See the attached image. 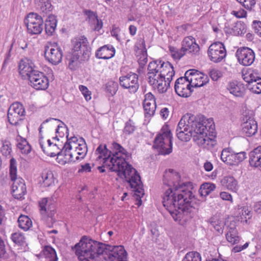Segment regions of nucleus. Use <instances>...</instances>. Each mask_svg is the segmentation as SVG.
I'll use <instances>...</instances> for the list:
<instances>
[{
  "label": "nucleus",
  "instance_id": "nucleus-1",
  "mask_svg": "<svg viewBox=\"0 0 261 261\" xmlns=\"http://www.w3.org/2000/svg\"><path fill=\"white\" fill-rule=\"evenodd\" d=\"M168 171L165 172L163 180L164 184L170 188L164 193L162 203L174 220L184 225L193 217L194 211L198 209L197 205H194L193 203L195 200V196L189 189V188L192 189V184L188 182L178 186L174 185L173 188H171L168 178L172 175L178 179L179 176L173 169H170Z\"/></svg>",
  "mask_w": 261,
  "mask_h": 261
},
{
  "label": "nucleus",
  "instance_id": "nucleus-2",
  "mask_svg": "<svg viewBox=\"0 0 261 261\" xmlns=\"http://www.w3.org/2000/svg\"><path fill=\"white\" fill-rule=\"evenodd\" d=\"M208 119L202 115L195 116L187 113L178 122L176 128V136L181 141L188 142L193 138V141L198 146L208 144L207 122Z\"/></svg>",
  "mask_w": 261,
  "mask_h": 261
},
{
  "label": "nucleus",
  "instance_id": "nucleus-3",
  "mask_svg": "<svg viewBox=\"0 0 261 261\" xmlns=\"http://www.w3.org/2000/svg\"><path fill=\"white\" fill-rule=\"evenodd\" d=\"M80 245H83L85 255H89V257L106 254L110 261H127V253L122 245H110L94 241L86 236H83L75 247Z\"/></svg>",
  "mask_w": 261,
  "mask_h": 261
},
{
  "label": "nucleus",
  "instance_id": "nucleus-4",
  "mask_svg": "<svg viewBox=\"0 0 261 261\" xmlns=\"http://www.w3.org/2000/svg\"><path fill=\"white\" fill-rule=\"evenodd\" d=\"M118 160V164L111 166L110 170L116 172L120 178L124 177L133 191L144 194L143 183L138 172L126 161V159Z\"/></svg>",
  "mask_w": 261,
  "mask_h": 261
},
{
  "label": "nucleus",
  "instance_id": "nucleus-5",
  "mask_svg": "<svg viewBox=\"0 0 261 261\" xmlns=\"http://www.w3.org/2000/svg\"><path fill=\"white\" fill-rule=\"evenodd\" d=\"M72 53L67 55L68 66L71 70H75L82 61H88L91 55V48L85 36H81L72 40Z\"/></svg>",
  "mask_w": 261,
  "mask_h": 261
},
{
  "label": "nucleus",
  "instance_id": "nucleus-6",
  "mask_svg": "<svg viewBox=\"0 0 261 261\" xmlns=\"http://www.w3.org/2000/svg\"><path fill=\"white\" fill-rule=\"evenodd\" d=\"M125 151L124 149L120 144L113 142L110 149H108L106 144H100L97 148L95 152L100 155L98 159L103 157V164L108 165L110 168L113 166V164H117L118 160L126 159L122 156V152Z\"/></svg>",
  "mask_w": 261,
  "mask_h": 261
},
{
  "label": "nucleus",
  "instance_id": "nucleus-7",
  "mask_svg": "<svg viewBox=\"0 0 261 261\" xmlns=\"http://www.w3.org/2000/svg\"><path fill=\"white\" fill-rule=\"evenodd\" d=\"M42 17L34 12H31L27 15L24 20V23L29 34L38 35L42 32L43 29Z\"/></svg>",
  "mask_w": 261,
  "mask_h": 261
},
{
  "label": "nucleus",
  "instance_id": "nucleus-8",
  "mask_svg": "<svg viewBox=\"0 0 261 261\" xmlns=\"http://www.w3.org/2000/svg\"><path fill=\"white\" fill-rule=\"evenodd\" d=\"M119 83L122 88L128 89L131 93H135L139 87L138 75L131 72L120 76Z\"/></svg>",
  "mask_w": 261,
  "mask_h": 261
},
{
  "label": "nucleus",
  "instance_id": "nucleus-9",
  "mask_svg": "<svg viewBox=\"0 0 261 261\" xmlns=\"http://www.w3.org/2000/svg\"><path fill=\"white\" fill-rule=\"evenodd\" d=\"M207 55L211 61L219 63L222 61L226 56V50L223 43L216 42L208 47Z\"/></svg>",
  "mask_w": 261,
  "mask_h": 261
},
{
  "label": "nucleus",
  "instance_id": "nucleus-10",
  "mask_svg": "<svg viewBox=\"0 0 261 261\" xmlns=\"http://www.w3.org/2000/svg\"><path fill=\"white\" fill-rule=\"evenodd\" d=\"M243 132L248 137L255 135L257 131V124L253 119L252 112L246 111L243 114Z\"/></svg>",
  "mask_w": 261,
  "mask_h": 261
},
{
  "label": "nucleus",
  "instance_id": "nucleus-11",
  "mask_svg": "<svg viewBox=\"0 0 261 261\" xmlns=\"http://www.w3.org/2000/svg\"><path fill=\"white\" fill-rule=\"evenodd\" d=\"M28 80L30 85L36 90H45L48 87V79L42 72L34 71Z\"/></svg>",
  "mask_w": 261,
  "mask_h": 261
},
{
  "label": "nucleus",
  "instance_id": "nucleus-12",
  "mask_svg": "<svg viewBox=\"0 0 261 261\" xmlns=\"http://www.w3.org/2000/svg\"><path fill=\"white\" fill-rule=\"evenodd\" d=\"M153 147L158 149L159 154H169L172 151V140L165 139L161 135H157L153 141Z\"/></svg>",
  "mask_w": 261,
  "mask_h": 261
},
{
  "label": "nucleus",
  "instance_id": "nucleus-13",
  "mask_svg": "<svg viewBox=\"0 0 261 261\" xmlns=\"http://www.w3.org/2000/svg\"><path fill=\"white\" fill-rule=\"evenodd\" d=\"M236 56L239 62L244 66L251 65L255 59V54L253 50L247 47H243L238 49Z\"/></svg>",
  "mask_w": 261,
  "mask_h": 261
},
{
  "label": "nucleus",
  "instance_id": "nucleus-14",
  "mask_svg": "<svg viewBox=\"0 0 261 261\" xmlns=\"http://www.w3.org/2000/svg\"><path fill=\"white\" fill-rule=\"evenodd\" d=\"M185 76H192L190 82L193 84V86L195 88L202 87L209 81L207 75H204L202 73L196 69H190L187 71L185 73Z\"/></svg>",
  "mask_w": 261,
  "mask_h": 261
},
{
  "label": "nucleus",
  "instance_id": "nucleus-15",
  "mask_svg": "<svg viewBox=\"0 0 261 261\" xmlns=\"http://www.w3.org/2000/svg\"><path fill=\"white\" fill-rule=\"evenodd\" d=\"M44 57L45 59L49 63L56 65L61 62L63 52L60 47L55 48L46 46L45 48Z\"/></svg>",
  "mask_w": 261,
  "mask_h": 261
},
{
  "label": "nucleus",
  "instance_id": "nucleus-16",
  "mask_svg": "<svg viewBox=\"0 0 261 261\" xmlns=\"http://www.w3.org/2000/svg\"><path fill=\"white\" fill-rule=\"evenodd\" d=\"M181 51L184 55L187 53L196 54L200 50L195 39L191 36L186 37L181 42Z\"/></svg>",
  "mask_w": 261,
  "mask_h": 261
},
{
  "label": "nucleus",
  "instance_id": "nucleus-17",
  "mask_svg": "<svg viewBox=\"0 0 261 261\" xmlns=\"http://www.w3.org/2000/svg\"><path fill=\"white\" fill-rule=\"evenodd\" d=\"M235 221H231L227 225V232L225 234L226 240L232 245L238 244L241 240L239 232L237 229V224Z\"/></svg>",
  "mask_w": 261,
  "mask_h": 261
},
{
  "label": "nucleus",
  "instance_id": "nucleus-18",
  "mask_svg": "<svg viewBox=\"0 0 261 261\" xmlns=\"http://www.w3.org/2000/svg\"><path fill=\"white\" fill-rule=\"evenodd\" d=\"M69 134L66 136L67 141L66 143L64 144L63 146V149H64V155L66 160H68V162H75V160H74L73 158V154L69 152V150H70L74 146H76L77 144V142L79 141L77 137L75 136H73L69 138Z\"/></svg>",
  "mask_w": 261,
  "mask_h": 261
},
{
  "label": "nucleus",
  "instance_id": "nucleus-19",
  "mask_svg": "<svg viewBox=\"0 0 261 261\" xmlns=\"http://www.w3.org/2000/svg\"><path fill=\"white\" fill-rule=\"evenodd\" d=\"M162 66L160 73L158 75V78L160 77L162 79H166L168 82V86H169L172 80V77L175 74L173 66L168 61H164V62L162 63Z\"/></svg>",
  "mask_w": 261,
  "mask_h": 261
},
{
  "label": "nucleus",
  "instance_id": "nucleus-20",
  "mask_svg": "<svg viewBox=\"0 0 261 261\" xmlns=\"http://www.w3.org/2000/svg\"><path fill=\"white\" fill-rule=\"evenodd\" d=\"M39 204L41 213L56 215V204L53 198H43L39 201Z\"/></svg>",
  "mask_w": 261,
  "mask_h": 261
},
{
  "label": "nucleus",
  "instance_id": "nucleus-21",
  "mask_svg": "<svg viewBox=\"0 0 261 261\" xmlns=\"http://www.w3.org/2000/svg\"><path fill=\"white\" fill-rule=\"evenodd\" d=\"M35 67V66L32 60L28 59H22L19 64V73L22 76L25 75L29 79L32 73L37 71L34 69Z\"/></svg>",
  "mask_w": 261,
  "mask_h": 261
},
{
  "label": "nucleus",
  "instance_id": "nucleus-22",
  "mask_svg": "<svg viewBox=\"0 0 261 261\" xmlns=\"http://www.w3.org/2000/svg\"><path fill=\"white\" fill-rule=\"evenodd\" d=\"M115 49L112 45L107 44L99 47L95 53L98 59H110L115 56Z\"/></svg>",
  "mask_w": 261,
  "mask_h": 261
},
{
  "label": "nucleus",
  "instance_id": "nucleus-23",
  "mask_svg": "<svg viewBox=\"0 0 261 261\" xmlns=\"http://www.w3.org/2000/svg\"><path fill=\"white\" fill-rule=\"evenodd\" d=\"M35 3L37 9L43 17L50 14L54 9L51 0H35Z\"/></svg>",
  "mask_w": 261,
  "mask_h": 261
},
{
  "label": "nucleus",
  "instance_id": "nucleus-24",
  "mask_svg": "<svg viewBox=\"0 0 261 261\" xmlns=\"http://www.w3.org/2000/svg\"><path fill=\"white\" fill-rule=\"evenodd\" d=\"M227 89L236 97H243L245 95L243 84L237 81L229 82L227 86Z\"/></svg>",
  "mask_w": 261,
  "mask_h": 261
},
{
  "label": "nucleus",
  "instance_id": "nucleus-25",
  "mask_svg": "<svg viewBox=\"0 0 261 261\" xmlns=\"http://www.w3.org/2000/svg\"><path fill=\"white\" fill-rule=\"evenodd\" d=\"M249 164L251 167L257 168L261 165V146H258L250 152Z\"/></svg>",
  "mask_w": 261,
  "mask_h": 261
},
{
  "label": "nucleus",
  "instance_id": "nucleus-26",
  "mask_svg": "<svg viewBox=\"0 0 261 261\" xmlns=\"http://www.w3.org/2000/svg\"><path fill=\"white\" fill-rule=\"evenodd\" d=\"M48 15V16L45 20V31L47 35L53 36L56 29L57 20L55 15L51 14Z\"/></svg>",
  "mask_w": 261,
  "mask_h": 261
},
{
  "label": "nucleus",
  "instance_id": "nucleus-27",
  "mask_svg": "<svg viewBox=\"0 0 261 261\" xmlns=\"http://www.w3.org/2000/svg\"><path fill=\"white\" fill-rule=\"evenodd\" d=\"M221 183L223 187L232 192H236L238 189V181L232 176H224Z\"/></svg>",
  "mask_w": 261,
  "mask_h": 261
},
{
  "label": "nucleus",
  "instance_id": "nucleus-28",
  "mask_svg": "<svg viewBox=\"0 0 261 261\" xmlns=\"http://www.w3.org/2000/svg\"><path fill=\"white\" fill-rule=\"evenodd\" d=\"M159 60H154L150 62L148 66V82L150 85H153L158 82V80L156 77L158 75H156V63H158Z\"/></svg>",
  "mask_w": 261,
  "mask_h": 261
},
{
  "label": "nucleus",
  "instance_id": "nucleus-29",
  "mask_svg": "<svg viewBox=\"0 0 261 261\" xmlns=\"http://www.w3.org/2000/svg\"><path fill=\"white\" fill-rule=\"evenodd\" d=\"M75 149V151L79 155H82L81 157L77 156L75 157L74 160L77 161L79 160L83 159L87 152V146L86 142L83 138H81L78 143V146H74Z\"/></svg>",
  "mask_w": 261,
  "mask_h": 261
},
{
  "label": "nucleus",
  "instance_id": "nucleus-30",
  "mask_svg": "<svg viewBox=\"0 0 261 261\" xmlns=\"http://www.w3.org/2000/svg\"><path fill=\"white\" fill-rule=\"evenodd\" d=\"M17 182L12 185V193L15 199H21L25 194L26 192V187L25 184L20 183L19 187H17Z\"/></svg>",
  "mask_w": 261,
  "mask_h": 261
},
{
  "label": "nucleus",
  "instance_id": "nucleus-31",
  "mask_svg": "<svg viewBox=\"0 0 261 261\" xmlns=\"http://www.w3.org/2000/svg\"><path fill=\"white\" fill-rule=\"evenodd\" d=\"M216 187V186L214 184L204 182L200 186L198 192L201 197H205L214 191Z\"/></svg>",
  "mask_w": 261,
  "mask_h": 261
},
{
  "label": "nucleus",
  "instance_id": "nucleus-32",
  "mask_svg": "<svg viewBox=\"0 0 261 261\" xmlns=\"http://www.w3.org/2000/svg\"><path fill=\"white\" fill-rule=\"evenodd\" d=\"M42 252L47 261H58L57 253L55 249L50 246H45Z\"/></svg>",
  "mask_w": 261,
  "mask_h": 261
},
{
  "label": "nucleus",
  "instance_id": "nucleus-33",
  "mask_svg": "<svg viewBox=\"0 0 261 261\" xmlns=\"http://www.w3.org/2000/svg\"><path fill=\"white\" fill-rule=\"evenodd\" d=\"M75 249V254L78 256V258L80 261H93L96 257H89V255L87 256L85 255L84 246L83 245H80L77 247H74Z\"/></svg>",
  "mask_w": 261,
  "mask_h": 261
},
{
  "label": "nucleus",
  "instance_id": "nucleus-34",
  "mask_svg": "<svg viewBox=\"0 0 261 261\" xmlns=\"http://www.w3.org/2000/svg\"><path fill=\"white\" fill-rule=\"evenodd\" d=\"M19 227L26 231L32 225V222L31 219L26 215H21L18 219Z\"/></svg>",
  "mask_w": 261,
  "mask_h": 261
},
{
  "label": "nucleus",
  "instance_id": "nucleus-35",
  "mask_svg": "<svg viewBox=\"0 0 261 261\" xmlns=\"http://www.w3.org/2000/svg\"><path fill=\"white\" fill-rule=\"evenodd\" d=\"M118 89V84L113 81H108L105 85V90L110 96H114Z\"/></svg>",
  "mask_w": 261,
  "mask_h": 261
},
{
  "label": "nucleus",
  "instance_id": "nucleus-36",
  "mask_svg": "<svg viewBox=\"0 0 261 261\" xmlns=\"http://www.w3.org/2000/svg\"><path fill=\"white\" fill-rule=\"evenodd\" d=\"M42 215V220L46 226L49 228L53 227L54 223L57 221L55 215H52L51 214H47L46 213H41Z\"/></svg>",
  "mask_w": 261,
  "mask_h": 261
},
{
  "label": "nucleus",
  "instance_id": "nucleus-37",
  "mask_svg": "<svg viewBox=\"0 0 261 261\" xmlns=\"http://www.w3.org/2000/svg\"><path fill=\"white\" fill-rule=\"evenodd\" d=\"M156 79L158 80V82L152 86L153 87H156L160 93H163L166 92L168 88L170 87V85L168 86L167 80L166 79H162L160 77L158 78V76L156 77Z\"/></svg>",
  "mask_w": 261,
  "mask_h": 261
},
{
  "label": "nucleus",
  "instance_id": "nucleus-38",
  "mask_svg": "<svg viewBox=\"0 0 261 261\" xmlns=\"http://www.w3.org/2000/svg\"><path fill=\"white\" fill-rule=\"evenodd\" d=\"M233 27L235 36H242L246 32L247 27L243 21H238Z\"/></svg>",
  "mask_w": 261,
  "mask_h": 261
},
{
  "label": "nucleus",
  "instance_id": "nucleus-39",
  "mask_svg": "<svg viewBox=\"0 0 261 261\" xmlns=\"http://www.w3.org/2000/svg\"><path fill=\"white\" fill-rule=\"evenodd\" d=\"M41 177L44 187H49L54 182V177L50 171H44L42 173Z\"/></svg>",
  "mask_w": 261,
  "mask_h": 261
},
{
  "label": "nucleus",
  "instance_id": "nucleus-40",
  "mask_svg": "<svg viewBox=\"0 0 261 261\" xmlns=\"http://www.w3.org/2000/svg\"><path fill=\"white\" fill-rule=\"evenodd\" d=\"M181 261H201V256L197 251H190L186 254Z\"/></svg>",
  "mask_w": 261,
  "mask_h": 261
},
{
  "label": "nucleus",
  "instance_id": "nucleus-41",
  "mask_svg": "<svg viewBox=\"0 0 261 261\" xmlns=\"http://www.w3.org/2000/svg\"><path fill=\"white\" fill-rule=\"evenodd\" d=\"M18 114L8 111L7 118L8 122L12 125L17 126L19 125V121H22L23 119Z\"/></svg>",
  "mask_w": 261,
  "mask_h": 261
},
{
  "label": "nucleus",
  "instance_id": "nucleus-42",
  "mask_svg": "<svg viewBox=\"0 0 261 261\" xmlns=\"http://www.w3.org/2000/svg\"><path fill=\"white\" fill-rule=\"evenodd\" d=\"M249 90L253 93L261 94V78L256 76L254 82L251 83Z\"/></svg>",
  "mask_w": 261,
  "mask_h": 261
},
{
  "label": "nucleus",
  "instance_id": "nucleus-43",
  "mask_svg": "<svg viewBox=\"0 0 261 261\" xmlns=\"http://www.w3.org/2000/svg\"><path fill=\"white\" fill-rule=\"evenodd\" d=\"M8 111H11V112L18 114L20 116H23L25 115V110L22 105L19 103L12 104Z\"/></svg>",
  "mask_w": 261,
  "mask_h": 261
},
{
  "label": "nucleus",
  "instance_id": "nucleus-44",
  "mask_svg": "<svg viewBox=\"0 0 261 261\" xmlns=\"http://www.w3.org/2000/svg\"><path fill=\"white\" fill-rule=\"evenodd\" d=\"M17 147L21 150L22 153L25 154H29L32 149L31 145L25 139H23L21 140V142L18 143Z\"/></svg>",
  "mask_w": 261,
  "mask_h": 261
},
{
  "label": "nucleus",
  "instance_id": "nucleus-45",
  "mask_svg": "<svg viewBox=\"0 0 261 261\" xmlns=\"http://www.w3.org/2000/svg\"><path fill=\"white\" fill-rule=\"evenodd\" d=\"M2 147L1 148V151L3 155L7 156L10 155L12 151L11 144V143L6 140H2Z\"/></svg>",
  "mask_w": 261,
  "mask_h": 261
},
{
  "label": "nucleus",
  "instance_id": "nucleus-46",
  "mask_svg": "<svg viewBox=\"0 0 261 261\" xmlns=\"http://www.w3.org/2000/svg\"><path fill=\"white\" fill-rule=\"evenodd\" d=\"M10 175L11 180L16 179L17 176V163L14 158H12L10 161Z\"/></svg>",
  "mask_w": 261,
  "mask_h": 261
},
{
  "label": "nucleus",
  "instance_id": "nucleus-47",
  "mask_svg": "<svg viewBox=\"0 0 261 261\" xmlns=\"http://www.w3.org/2000/svg\"><path fill=\"white\" fill-rule=\"evenodd\" d=\"M11 239L13 242L19 246H21L25 242V237L21 233H13L11 235Z\"/></svg>",
  "mask_w": 261,
  "mask_h": 261
},
{
  "label": "nucleus",
  "instance_id": "nucleus-48",
  "mask_svg": "<svg viewBox=\"0 0 261 261\" xmlns=\"http://www.w3.org/2000/svg\"><path fill=\"white\" fill-rule=\"evenodd\" d=\"M195 87L194 86H189L182 89H178L176 93L179 96L184 97H187L191 95L192 92V88Z\"/></svg>",
  "mask_w": 261,
  "mask_h": 261
},
{
  "label": "nucleus",
  "instance_id": "nucleus-49",
  "mask_svg": "<svg viewBox=\"0 0 261 261\" xmlns=\"http://www.w3.org/2000/svg\"><path fill=\"white\" fill-rule=\"evenodd\" d=\"M195 87L194 86H189L182 89H178L176 93L179 96L184 97H187L191 95L192 92V88Z\"/></svg>",
  "mask_w": 261,
  "mask_h": 261
},
{
  "label": "nucleus",
  "instance_id": "nucleus-50",
  "mask_svg": "<svg viewBox=\"0 0 261 261\" xmlns=\"http://www.w3.org/2000/svg\"><path fill=\"white\" fill-rule=\"evenodd\" d=\"M39 144L41 149H42V151L44 152V153L47 154L48 156H49L50 157H55L56 156H59L60 155H63V154H64V149H63V148L62 149H60V151L58 152L57 153L52 152H50L49 148H47V150H45L43 146L42 142H41L40 141Z\"/></svg>",
  "mask_w": 261,
  "mask_h": 261
},
{
  "label": "nucleus",
  "instance_id": "nucleus-51",
  "mask_svg": "<svg viewBox=\"0 0 261 261\" xmlns=\"http://www.w3.org/2000/svg\"><path fill=\"white\" fill-rule=\"evenodd\" d=\"M169 50L171 53L172 57L174 59L179 60L184 56L182 51H181V48L178 49L175 47L170 46Z\"/></svg>",
  "mask_w": 261,
  "mask_h": 261
},
{
  "label": "nucleus",
  "instance_id": "nucleus-52",
  "mask_svg": "<svg viewBox=\"0 0 261 261\" xmlns=\"http://www.w3.org/2000/svg\"><path fill=\"white\" fill-rule=\"evenodd\" d=\"M158 135H161L165 139L172 140V135L169 129V126L167 124H164L161 130V133H159Z\"/></svg>",
  "mask_w": 261,
  "mask_h": 261
},
{
  "label": "nucleus",
  "instance_id": "nucleus-53",
  "mask_svg": "<svg viewBox=\"0 0 261 261\" xmlns=\"http://www.w3.org/2000/svg\"><path fill=\"white\" fill-rule=\"evenodd\" d=\"M143 107L145 114L150 116L153 115L155 110L156 103L153 105V106H151V102L143 103Z\"/></svg>",
  "mask_w": 261,
  "mask_h": 261
},
{
  "label": "nucleus",
  "instance_id": "nucleus-54",
  "mask_svg": "<svg viewBox=\"0 0 261 261\" xmlns=\"http://www.w3.org/2000/svg\"><path fill=\"white\" fill-rule=\"evenodd\" d=\"M9 258V254L5 250L4 242L0 239V261L7 259Z\"/></svg>",
  "mask_w": 261,
  "mask_h": 261
},
{
  "label": "nucleus",
  "instance_id": "nucleus-55",
  "mask_svg": "<svg viewBox=\"0 0 261 261\" xmlns=\"http://www.w3.org/2000/svg\"><path fill=\"white\" fill-rule=\"evenodd\" d=\"M135 128L134 123L129 119L125 123V125L124 128V133L128 135L132 134L135 131Z\"/></svg>",
  "mask_w": 261,
  "mask_h": 261
},
{
  "label": "nucleus",
  "instance_id": "nucleus-56",
  "mask_svg": "<svg viewBox=\"0 0 261 261\" xmlns=\"http://www.w3.org/2000/svg\"><path fill=\"white\" fill-rule=\"evenodd\" d=\"M257 75L250 73L248 75H244L243 79L247 83L246 87L248 90L250 89V84L253 83Z\"/></svg>",
  "mask_w": 261,
  "mask_h": 261
},
{
  "label": "nucleus",
  "instance_id": "nucleus-57",
  "mask_svg": "<svg viewBox=\"0 0 261 261\" xmlns=\"http://www.w3.org/2000/svg\"><path fill=\"white\" fill-rule=\"evenodd\" d=\"M209 75L213 81H216L222 76V73L219 70L213 69L209 72Z\"/></svg>",
  "mask_w": 261,
  "mask_h": 261
},
{
  "label": "nucleus",
  "instance_id": "nucleus-58",
  "mask_svg": "<svg viewBox=\"0 0 261 261\" xmlns=\"http://www.w3.org/2000/svg\"><path fill=\"white\" fill-rule=\"evenodd\" d=\"M79 89L82 92V94H83L85 98L87 101H88L91 99V93L86 86L83 85H80L79 86Z\"/></svg>",
  "mask_w": 261,
  "mask_h": 261
},
{
  "label": "nucleus",
  "instance_id": "nucleus-59",
  "mask_svg": "<svg viewBox=\"0 0 261 261\" xmlns=\"http://www.w3.org/2000/svg\"><path fill=\"white\" fill-rule=\"evenodd\" d=\"M147 102H151V106H153V105L156 103L155 97L151 92H149L145 95L143 103Z\"/></svg>",
  "mask_w": 261,
  "mask_h": 261
},
{
  "label": "nucleus",
  "instance_id": "nucleus-60",
  "mask_svg": "<svg viewBox=\"0 0 261 261\" xmlns=\"http://www.w3.org/2000/svg\"><path fill=\"white\" fill-rule=\"evenodd\" d=\"M84 14L87 16L89 20L91 21V22L94 21L95 19L98 18V16L96 12H94L90 10H85L84 11Z\"/></svg>",
  "mask_w": 261,
  "mask_h": 261
},
{
  "label": "nucleus",
  "instance_id": "nucleus-61",
  "mask_svg": "<svg viewBox=\"0 0 261 261\" xmlns=\"http://www.w3.org/2000/svg\"><path fill=\"white\" fill-rule=\"evenodd\" d=\"M138 42L139 45L141 47V56H147V49L146 48L145 42L143 38H139L138 39Z\"/></svg>",
  "mask_w": 261,
  "mask_h": 261
},
{
  "label": "nucleus",
  "instance_id": "nucleus-62",
  "mask_svg": "<svg viewBox=\"0 0 261 261\" xmlns=\"http://www.w3.org/2000/svg\"><path fill=\"white\" fill-rule=\"evenodd\" d=\"M252 27L254 32L261 37V21L254 20L252 23Z\"/></svg>",
  "mask_w": 261,
  "mask_h": 261
},
{
  "label": "nucleus",
  "instance_id": "nucleus-63",
  "mask_svg": "<svg viewBox=\"0 0 261 261\" xmlns=\"http://www.w3.org/2000/svg\"><path fill=\"white\" fill-rule=\"evenodd\" d=\"M236 162V163L243 161L247 158L246 153L245 151L235 153Z\"/></svg>",
  "mask_w": 261,
  "mask_h": 261
},
{
  "label": "nucleus",
  "instance_id": "nucleus-64",
  "mask_svg": "<svg viewBox=\"0 0 261 261\" xmlns=\"http://www.w3.org/2000/svg\"><path fill=\"white\" fill-rule=\"evenodd\" d=\"M92 23H93L94 24L93 29L95 31H98L102 27V25H103L102 21L101 19H99L98 18H97L96 19H95Z\"/></svg>",
  "mask_w": 261,
  "mask_h": 261
}]
</instances>
